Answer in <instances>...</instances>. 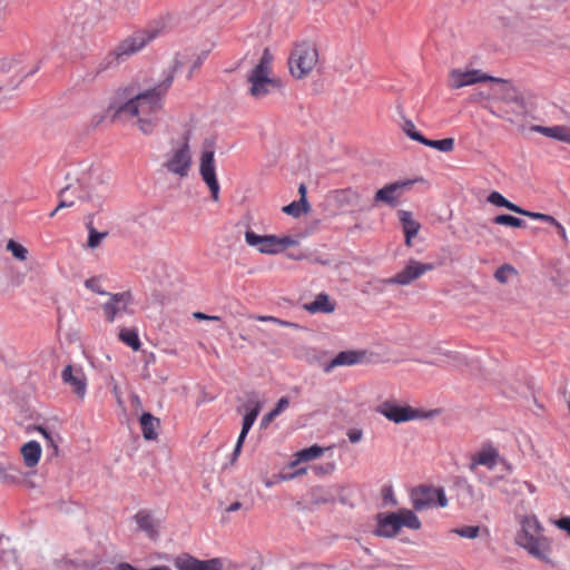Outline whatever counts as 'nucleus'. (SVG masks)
<instances>
[{
	"instance_id": "nucleus-1",
	"label": "nucleus",
	"mask_w": 570,
	"mask_h": 570,
	"mask_svg": "<svg viewBox=\"0 0 570 570\" xmlns=\"http://www.w3.org/2000/svg\"><path fill=\"white\" fill-rule=\"evenodd\" d=\"M171 83L173 75H167L161 82L144 90L136 82L126 85L116 91L115 101L110 108L115 110V116L125 115L135 118L139 130L150 135L158 124L164 108V98Z\"/></svg>"
},
{
	"instance_id": "nucleus-2",
	"label": "nucleus",
	"mask_w": 570,
	"mask_h": 570,
	"mask_svg": "<svg viewBox=\"0 0 570 570\" xmlns=\"http://www.w3.org/2000/svg\"><path fill=\"white\" fill-rule=\"evenodd\" d=\"M273 60L271 50L265 48L258 62L246 75L248 95L255 100L264 99L283 88L282 80L273 71Z\"/></svg>"
},
{
	"instance_id": "nucleus-3",
	"label": "nucleus",
	"mask_w": 570,
	"mask_h": 570,
	"mask_svg": "<svg viewBox=\"0 0 570 570\" xmlns=\"http://www.w3.org/2000/svg\"><path fill=\"white\" fill-rule=\"evenodd\" d=\"M517 543L532 557L543 562H550L551 544L543 535V528L537 517L527 515L522 519Z\"/></svg>"
},
{
	"instance_id": "nucleus-4",
	"label": "nucleus",
	"mask_w": 570,
	"mask_h": 570,
	"mask_svg": "<svg viewBox=\"0 0 570 570\" xmlns=\"http://www.w3.org/2000/svg\"><path fill=\"white\" fill-rule=\"evenodd\" d=\"M318 62V49L314 42L307 40L295 42L287 59L289 73L295 79L309 77Z\"/></svg>"
},
{
	"instance_id": "nucleus-5",
	"label": "nucleus",
	"mask_w": 570,
	"mask_h": 570,
	"mask_svg": "<svg viewBox=\"0 0 570 570\" xmlns=\"http://www.w3.org/2000/svg\"><path fill=\"white\" fill-rule=\"evenodd\" d=\"M190 132H185L179 139L171 141L170 149L165 155L163 167L179 178H186L193 166L190 150Z\"/></svg>"
},
{
	"instance_id": "nucleus-6",
	"label": "nucleus",
	"mask_w": 570,
	"mask_h": 570,
	"mask_svg": "<svg viewBox=\"0 0 570 570\" xmlns=\"http://www.w3.org/2000/svg\"><path fill=\"white\" fill-rule=\"evenodd\" d=\"M245 242L248 246L255 247L261 254L276 255L288 247H294L298 242L292 236L258 235L248 229L245 232Z\"/></svg>"
},
{
	"instance_id": "nucleus-7",
	"label": "nucleus",
	"mask_w": 570,
	"mask_h": 570,
	"mask_svg": "<svg viewBox=\"0 0 570 570\" xmlns=\"http://www.w3.org/2000/svg\"><path fill=\"white\" fill-rule=\"evenodd\" d=\"M157 36L154 29H142L135 31L132 35L120 41L116 48L110 52L109 57L112 60L119 61L139 52Z\"/></svg>"
},
{
	"instance_id": "nucleus-8",
	"label": "nucleus",
	"mask_w": 570,
	"mask_h": 570,
	"mask_svg": "<svg viewBox=\"0 0 570 570\" xmlns=\"http://www.w3.org/2000/svg\"><path fill=\"white\" fill-rule=\"evenodd\" d=\"M411 501L413 508L417 511L431 509L435 505L444 508L448 504L443 489L425 485L417 487L411 491Z\"/></svg>"
},
{
	"instance_id": "nucleus-9",
	"label": "nucleus",
	"mask_w": 570,
	"mask_h": 570,
	"mask_svg": "<svg viewBox=\"0 0 570 570\" xmlns=\"http://www.w3.org/2000/svg\"><path fill=\"white\" fill-rule=\"evenodd\" d=\"M199 175L207 185L212 199L218 202L220 186L217 179L215 153L213 149L203 150L199 157Z\"/></svg>"
},
{
	"instance_id": "nucleus-10",
	"label": "nucleus",
	"mask_w": 570,
	"mask_h": 570,
	"mask_svg": "<svg viewBox=\"0 0 570 570\" xmlns=\"http://www.w3.org/2000/svg\"><path fill=\"white\" fill-rule=\"evenodd\" d=\"M376 411L386 417L389 421L394 423H403L420 419L422 416L421 411L410 405H399L394 401L383 402Z\"/></svg>"
},
{
	"instance_id": "nucleus-11",
	"label": "nucleus",
	"mask_w": 570,
	"mask_h": 570,
	"mask_svg": "<svg viewBox=\"0 0 570 570\" xmlns=\"http://www.w3.org/2000/svg\"><path fill=\"white\" fill-rule=\"evenodd\" d=\"M432 263H421L415 259H410L406 266L393 277L385 279L386 284L409 285L420 278L426 272L433 271Z\"/></svg>"
},
{
	"instance_id": "nucleus-12",
	"label": "nucleus",
	"mask_w": 570,
	"mask_h": 570,
	"mask_svg": "<svg viewBox=\"0 0 570 570\" xmlns=\"http://www.w3.org/2000/svg\"><path fill=\"white\" fill-rule=\"evenodd\" d=\"M205 57L190 50H185L176 55L173 67L168 75H175L178 71L186 70V79H191L204 62Z\"/></svg>"
},
{
	"instance_id": "nucleus-13",
	"label": "nucleus",
	"mask_w": 570,
	"mask_h": 570,
	"mask_svg": "<svg viewBox=\"0 0 570 570\" xmlns=\"http://www.w3.org/2000/svg\"><path fill=\"white\" fill-rule=\"evenodd\" d=\"M174 567L177 570H222L223 562L218 558L199 560L190 554L181 553L174 558Z\"/></svg>"
},
{
	"instance_id": "nucleus-14",
	"label": "nucleus",
	"mask_w": 570,
	"mask_h": 570,
	"mask_svg": "<svg viewBox=\"0 0 570 570\" xmlns=\"http://www.w3.org/2000/svg\"><path fill=\"white\" fill-rule=\"evenodd\" d=\"M412 185V181H395L385 185L379 189L374 195L375 205L385 204L391 207H396L399 200L405 189Z\"/></svg>"
},
{
	"instance_id": "nucleus-15",
	"label": "nucleus",
	"mask_w": 570,
	"mask_h": 570,
	"mask_svg": "<svg viewBox=\"0 0 570 570\" xmlns=\"http://www.w3.org/2000/svg\"><path fill=\"white\" fill-rule=\"evenodd\" d=\"M493 77L482 73L480 70H461L453 69L449 73V86L452 89H459L465 86H471L476 82L488 81Z\"/></svg>"
},
{
	"instance_id": "nucleus-16",
	"label": "nucleus",
	"mask_w": 570,
	"mask_h": 570,
	"mask_svg": "<svg viewBox=\"0 0 570 570\" xmlns=\"http://www.w3.org/2000/svg\"><path fill=\"white\" fill-rule=\"evenodd\" d=\"M61 380L79 399L85 397L87 392V377L81 367H73L72 365L65 366L61 372Z\"/></svg>"
},
{
	"instance_id": "nucleus-17",
	"label": "nucleus",
	"mask_w": 570,
	"mask_h": 570,
	"mask_svg": "<svg viewBox=\"0 0 570 570\" xmlns=\"http://www.w3.org/2000/svg\"><path fill=\"white\" fill-rule=\"evenodd\" d=\"M488 81L497 83L489 90V94L487 95L488 98H492L493 100L504 104L521 105V98L519 97L517 89L508 81L494 77L493 79H488Z\"/></svg>"
},
{
	"instance_id": "nucleus-18",
	"label": "nucleus",
	"mask_w": 570,
	"mask_h": 570,
	"mask_svg": "<svg viewBox=\"0 0 570 570\" xmlns=\"http://www.w3.org/2000/svg\"><path fill=\"white\" fill-rule=\"evenodd\" d=\"M245 407L246 413L243 417L242 431L234 449L233 460L239 455L244 441L261 412L262 404L259 401H253L246 404Z\"/></svg>"
},
{
	"instance_id": "nucleus-19",
	"label": "nucleus",
	"mask_w": 570,
	"mask_h": 570,
	"mask_svg": "<svg viewBox=\"0 0 570 570\" xmlns=\"http://www.w3.org/2000/svg\"><path fill=\"white\" fill-rule=\"evenodd\" d=\"M109 301L102 305L106 320L111 323L116 316L127 312V307L131 302V294L129 292L108 294Z\"/></svg>"
},
{
	"instance_id": "nucleus-20",
	"label": "nucleus",
	"mask_w": 570,
	"mask_h": 570,
	"mask_svg": "<svg viewBox=\"0 0 570 570\" xmlns=\"http://www.w3.org/2000/svg\"><path fill=\"white\" fill-rule=\"evenodd\" d=\"M499 459L500 454L498 449L490 443H485L471 456L469 470L474 472L478 465H483L492 470L497 465Z\"/></svg>"
},
{
	"instance_id": "nucleus-21",
	"label": "nucleus",
	"mask_w": 570,
	"mask_h": 570,
	"mask_svg": "<svg viewBox=\"0 0 570 570\" xmlns=\"http://www.w3.org/2000/svg\"><path fill=\"white\" fill-rule=\"evenodd\" d=\"M376 529L374 530V534L383 538H393L401 530V524L399 523V515L396 512L391 513H379L376 515Z\"/></svg>"
},
{
	"instance_id": "nucleus-22",
	"label": "nucleus",
	"mask_w": 570,
	"mask_h": 570,
	"mask_svg": "<svg viewBox=\"0 0 570 570\" xmlns=\"http://www.w3.org/2000/svg\"><path fill=\"white\" fill-rule=\"evenodd\" d=\"M365 357V352L343 351L340 352L330 363L324 366L326 373L338 366H352L358 364Z\"/></svg>"
},
{
	"instance_id": "nucleus-23",
	"label": "nucleus",
	"mask_w": 570,
	"mask_h": 570,
	"mask_svg": "<svg viewBox=\"0 0 570 570\" xmlns=\"http://www.w3.org/2000/svg\"><path fill=\"white\" fill-rule=\"evenodd\" d=\"M331 198L337 208L343 209L358 206L361 202V194L356 189L348 187L334 190Z\"/></svg>"
},
{
	"instance_id": "nucleus-24",
	"label": "nucleus",
	"mask_w": 570,
	"mask_h": 570,
	"mask_svg": "<svg viewBox=\"0 0 570 570\" xmlns=\"http://www.w3.org/2000/svg\"><path fill=\"white\" fill-rule=\"evenodd\" d=\"M134 520L137 523L138 529L145 532L149 539H156L158 537L159 524L150 512L146 510L138 511L134 515Z\"/></svg>"
},
{
	"instance_id": "nucleus-25",
	"label": "nucleus",
	"mask_w": 570,
	"mask_h": 570,
	"mask_svg": "<svg viewBox=\"0 0 570 570\" xmlns=\"http://www.w3.org/2000/svg\"><path fill=\"white\" fill-rule=\"evenodd\" d=\"M400 219L403 225V232L405 235V245L407 247L412 246V238L415 237L421 228V225L419 222L414 220L412 218L411 213L402 210L400 213Z\"/></svg>"
},
{
	"instance_id": "nucleus-26",
	"label": "nucleus",
	"mask_w": 570,
	"mask_h": 570,
	"mask_svg": "<svg viewBox=\"0 0 570 570\" xmlns=\"http://www.w3.org/2000/svg\"><path fill=\"white\" fill-rule=\"evenodd\" d=\"M41 446L37 441H29L21 448L23 462L28 468H35L41 458Z\"/></svg>"
},
{
	"instance_id": "nucleus-27",
	"label": "nucleus",
	"mask_w": 570,
	"mask_h": 570,
	"mask_svg": "<svg viewBox=\"0 0 570 570\" xmlns=\"http://www.w3.org/2000/svg\"><path fill=\"white\" fill-rule=\"evenodd\" d=\"M305 308L311 313H332L335 309V304L327 294L321 293L313 302L306 304Z\"/></svg>"
},
{
	"instance_id": "nucleus-28",
	"label": "nucleus",
	"mask_w": 570,
	"mask_h": 570,
	"mask_svg": "<svg viewBox=\"0 0 570 570\" xmlns=\"http://www.w3.org/2000/svg\"><path fill=\"white\" fill-rule=\"evenodd\" d=\"M537 131L546 137L570 144V127L568 126L537 127Z\"/></svg>"
},
{
	"instance_id": "nucleus-29",
	"label": "nucleus",
	"mask_w": 570,
	"mask_h": 570,
	"mask_svg": "<svg viewBox=\"0 0 570 570\" xmlns=\"http://www.w3.org/2000/svg\"><path fill=\"white\" fill-rule=\"evenodd\" d=\"M140 425H141L142 436L146 440H156L157 439L156 429L159 425L158 419L153 416L150 413H144L140 416Z\"/></svg>"
},
{
	"instance_id": "nucleus-30",
	"label": "nucleus",
	"mask_w": 570,
	"mask_h": 570,
	"mask_svg": "<svg viewBox=\"0 0 570 570\" xmlns=\"http://www.w3.org/2000/svg\"><path fill=\"white\" fill-rule=\"evenodd\" d=\"M324 452V449L318 445H312L307 449H303L295 454V460L291 463V468L296 466L301 462H307L320 458Z\"/></svg>"
},
{
	"instance_id": "nucleus-31",
	"label": "nucleus",
	"mask_w": 570,
	"mask_h": 570,
	"mask_svg": "<svg viewBox=\"0 0 570 570\" xmlns=\"http://www.w3.org/2000/svg\"><path fill=\"white\" fill-rule=\"evenodd\" d=\"M396 514L399 515L401 528L405 527L412 530H419L422 525L420 519L412 510L402 509L397 511Z\"/></svg>"
},
{
	"instance_id": "nucleus-32",
	"label": "nucleus",
	"mask_w": 570,
	"mask_h": 570,
	"mask_svg": "<svg viewBox=\"0 0 570 570\" xmlns=\"http://www.w3.org/2000/svg\"><path fill=\"white\" fill-rule=\"evenodd\" d=\"M118 337L124 344L130 346L134 351H138L141 346L138 333L134 328H121Z\"/></svg>"
},
{
	"instance_id": "nucleus-33",
	"label": "nucleus",
	"mask_w": 570,
	"mask_h": 570,
	"mask_svg": "<svg viewBox=\"0 0 570 570\" xmlns=\"http://www.w3.org/2000/svg\"><path fill=\"white\" fill-rule=\"evenodd\" d=\"M19 470L9 461L0 462V480L4 483H14L18 480Z\"/></svg>"
},
{
	"instance_id": "nucleus-34",
	"label": "nucleus",
	"mask_w": 570,
	"mask_h": 570,
	"mask_svg": "<svg viewBox=\"0 0 570 570\" xmlns=\"http://www.w3.org/2000/svg\"><path fill=\"white\" fill-rule=\"evenodd\" d=\"M488 202L498 207H504L513 213H521V207L504 198L499 191H492L488 197Z\"/></svg>"
},
{
	"instance_id": "nucleus-35",
	"label": "nucleus",
	"mask_w": 570,
	"mask_h": 570,
	"mask_svg": "<svg viewBox=\"0 0 570 570\" xmlns=\"http://www.w3.org/2000/svg\"><path fill=\"white\" fill-rule=\"evenodd\" d=\"M424 146L438 149L443 153H450L454 149V139L453 138H444L440 140H432L428 138H423L421 142Z\"/></svg>"
},
{
	"instance_id": "nucleus-36",
	"label": "nucleus",
	"mask_w": 570,
	"mask_h": 570,
	"mask_svg": "<svg viewBox=\"0 0 570 570\" xmlns=\"http://www.w3.org/2000/svg\"><path fill=\"white\" fill-rule=\"evenodd\" d=\"M289 405V401L287 397L283 396L276 403V406L265 414L262 419V426L266 428L276 416H278L287 406Z\"/></svg>"
},
{
	"instance_id": "nucleus-37",
	"label": "nucleus",
	"mask_w": 570,
	"mask_h": 570,
	"mask_svg": "<svg viewBox=\"0 0 570 570\" xmlns=\"http://www.w3.org/2000/svg\"><path fill=\"white\" fill-rule=\"evenodd\" d=\"M87 229L89 234L87 245L92 249L97 248L101 244L102 239L108 236L107 232H97L91 223L87 224Z\"/></svg>"
},
{
	"instance_id": "nucleus-38",
	"label": "nucleus",
	"mask_w": 570,
	"mask_h": 570,
	"mask_svg": "<svg viewBox=\"0 0 570 570\" xmlns=\"http://www.w3.org/2000/svg\"><path fill=\"white\" fill-rule=\"evenodd\" d=\"M495 225L509 226L513 228H521L524 226V222L518 217L508 214H501L493 218Z\"/></svg>"
},
{
	"instance_id": "nucleus-39",
	"label": "nucleus",
	"mask_w": 570,
	"mask_h": 570,
	"mask_svg": "<svg viewBox=\"0 0 570 570\" xmlns=\"http://www.w3.org/2000/svg\"><path fill=\"white\" fill-rule=\"evenodd\" d=\"M309 208V205H305V203L297 200L284 206L282 210L289 216L299 217L303 213H307Z\"/></svg>"
},
{
	"instance_id": "nucleus-40",
	"label": "nucleus",
	"mask_w": 570,
	"mask_h": 570,
	"mask_svg": "<svg viewBox=\"0 0 570 570\" xmlns=\"http://www.w3.org/2000/svg\"><path fill=\"white\" fill-rule=\"evenodd\" d=\"M518 274L517 269L510 265V264H503L502 266H500L495 273H494V278L500 283V284H507L509 278L511 276H515Z\"/></svg>"
},
{
	"instance_id": "nucleus-41",
	"label": "nucleus",
	"mask_w": 570,
	"mask_h": 570,
	"mask_svg": "<svg viewBox=\"0 0 570 570\" xmlns=\"http://www.w3.org/2000/svg\"><path fill=\"white\" fill-rule=\"evenodd\" d=\"M7 249L19 261H26L28 257L27 248L12 239L7 243Z\"/></svg>"
},
{
	"instance_id": "nucleus-42",
	"label": "nucleus",
	"mask_w": 570,
	"mask_h": 570,
	"mask_svg": "<svg viewBox=\"0 0 570 570\" xmlns=\"http://www.w3.org/2000/svg\"><path fill=\"white\" fill-rule=\"evenodd\" d=\"M519 215L527 216V217H530L535 220H541V222L548 223L552 226L554 224H557V219L553 216L548 215V214L529 212V210L521 208V213H519Z\"/></svg>"
},
{
	"instance_id": "nucleus-43",
	"label": "nucleus",
	"mask_w": 570,
	"mask_h": 570,
	"mask_svg": "<svg viewBox=\"0 0 570 570\" xmlns=\"http://www.w3.org/2000/svg\"><path fill=\"white\" fill-rule=\"evenodd\" d=\"M452 532L462 538L475 539L479 537L480 528L478 525H465L462 528L453 529Z\"/></svg>"
},
{
	"instance_id": "nucleus-44",
	"label": "nucleus",
	"mask_w": 570,
	"mask_h": 570,
	"mask_svg": "<svg viewBox=\"0 0 570 570\" xmlns=\"http://www.w3.org/2000/svg\"><path fill=\"white\" fill-rule=\"evenodd\" d=\"M76 188L72 186H67L66 188L61 189L59 193V204L57 206V209L68 208L72 207L75 205L73 199H68L66 197L67 193L70 190H75Z\"/></svg>"
},
{
	"instance_id": "nucleus-45",
	"label": "nucleus",
	"mask_w": 570,
	"mask_h": 570,
	"mask_svg": "<svg viewBox=\"0 0 570 570\" xmlns=\"http://www.w3.org/2000/svg\"><path fill=\"white\" fill-rule=\"evenodd\" d=\"M403 130L411 139L419 142L423 141L424 136L416 130V127L412 121H405Z\"/></svg>"
},
{
	"instance_id": "nucleus-46",
	"label": "nucleus",
	"mask_w": 570,
	"mask_h": 570,
	"mask_svg": "<svg viewBox=\"0 0 570 570\" xmlns=\"http://www.w3.org/2000/svg\"><path fill=\"white\" fill-rule=\"evenodd\" d=\"M85 285L88 289H90L97 294H100V295L107 294L105 291L101 289L98 278H95V277L89 278L86 281Z\"/></svg>"
},
{
	"instance_id": "nucleus-47",
	"label": "nucleus",
	"mask_w": 570,
	"mask_h": 570,
	"mask_svg": "<svg viewBox=\"0 0 570 570\" xmlns=\"http://www.w3.org/2000/svg\"><path fill=\"white\" fill-rule=\"evenodd\" d=\"M335 469V464L334 463H326V464H322V465H314L313 466V471L318 474V475H323V474H327V473H331L333 472Z\"/></svg>"
},
{
	"instance_id": "nucleus-48",
	"label": "nucleus",
	"mask_w": 570,
	"mask_h": 570,
	"mask_svg": "<svg viewBox=\"0 0 570 570\" xmlns=\"http://www.w3.org/2000/svg\"><path fill=\"white\" fill-rule=\"evenodd\" d=\"M553 524L560 530L566 531L570 538V517H563L561 519L554 520Z\"/></svg>"
},
{
	"instance_id": "nucleus-49",
	"label": "nucleus",
	"mask_w": 570,
	"mask_h": 570,
	"mask_svg": "<svg viewBox=\"0 0 570 570\" xmlns=\"http://www.w3.org/2000/svg\"><path fill=\"white\" fill-rule=\"evenodd\" d=\"M37 430L43 435V438L48 441V443L55 449V452L58 451V445L55 443L51 434L42 426H38Z\"/></svg>"
},
{
	"instance_id": "nucleus-50",
	"label": "nucleus",
	"mask_w": 570,
	"mask_h": 570,
	"mask_svg": "<svg viewBox=\"0 0 570 570\" xmlns=\"http://www.w3.org/2000/svg\"><path fill=\"white\" fill-rule=\"evenodd\" d=\"M258 321L261 322H273V323H276V324H279L282 326H288L289 323L288 322H284V321H281L274 316H257L256 317Z\"/></svg>"
},
{
	"instance_id": "nucleus-51",
	"label": "nucleus",
	"mask_w": 570,
	"mask_h": 570,
	"mask_svg": "<svg viewBox=\"0 0 570 570\" xmlns=\"http://www.w3.org/2000/svg\"><path fill=\"white\" fill-rule=\"evenodd\" d=\"M194 317L196 320H200V321H218L219 320L218 316L207 315V314H204L202 312L194 313Z\"/></svg>"
},
{
	"instance_id": "nucleus-52",
	"label": "nucleus",
	"mask_w": 570,
	"mask_h": 570,
	"mask_svg": "<svg viewBox=\"0 0 570 570\" xmlns=\"http://www.w3.org/2000/svg\"><path fill=\"white\" fill-rule=\"evenodd\" d=\"M348 439L352 443H356L362 439V431L360 430H351L348 432Z\"/></svg>"
},
{
	"instance_id": "nucleus-53",
	"label": "nucleus",
	"mask_w": 570,
	"mask_h": 570,
	"mask_svg": "<svg viewBox=\"0 0 570 570\" xmlns=\"http://www.w3.org/2000/svg\"><path fill=\"white\" fill-rule=\"evenodd\" d=\"M489 110H490L491 114H493L497 117L504 118V119L510 120V121L512 120L511 117H509L508 111L502 109V108H499V111H495V110H493L491 108H489Z\"/></svg>"
},
{
	"instance_id": "nucleus-54",
	"label": "nucleus",
	"mask_w": 570,
	"mask_h": 570,
	"mask_svg": "<svg viewBox=\"0 0 570 570\" xmlns=\"http://www.w3.org/2000/svg\"><path fill=\"white\" fill-rule=\"evenodd\" d=\"M557 228L558 234L562 238L563 242H568V236L564 227L557 220V224L553 225Z\"/></svg>"
},
{
	"instance_id": "nucleus-55",
	"label": "nucleus",
	"mask_w": 570,
	"mask_h": 570,
	"mask_svg": "<svg viewBox=\"0 0 570 570\" xmlns=\"http://www.w3.org/2000/svg\"><path fill=\"white\" fill-rule=\"evenodd\" d=\"M383 499L384 501L391 500L393 504H396L395 500L393 499V491L391 488L383 490Z\"/></svg>"
},
{
	"instance_id": "nucleus-56",
	"label": "nucleus",
	"mask_w": 570,
	"mask_h": 570,
	"mask_svg": "<svg viewBox=\"0 0 570 570\" xmlns=\"http://www.w3.org/2000/svg\"><path fill=\"white\" fill-rule=\"evenodd\" d=\"M298 193L301 195L299 200L305 203V205H309L307 199H306V186L304 184L299 185Z\"/></svg>"
},
{
	"instance_id": "nucleus-57",
	"label": "nucleus",
	"mask_w": 570,
	"mask_h": 570,
	"mask_svg": "<svg viewBox=\"0 0 570 570\" xmlns=\"http://www.w3.org/2000/svg\"><path fill=\"white\" fill-rule=\"evenodd\" d=\"M305 473H306V469H305V468H302V469H299V470L295 471L294 473H292V474H291V475H288V476H281V480L293 479V478H295V476H297V475L305 474Z\"/></svg>"
},
{
	"instance_id": "nucleus-58",
	"label": "nucleus",
	"mask_w": 570,
	"mask_h": 570,
	"mask_svg": "<svg viewBox=\"0 0 570 570\" xmlns=\"http://www.w3.org/2000/svg\"><path fill=\"white\" fill-rule=\"evenodd\" d=\"M240 508H242V503H240V502H238V501H236V502L232 503V504L226 509V511H227V512H235V511L239 510Z\"/></svg>"
},
{
	"instance_id": "nucleus-59",
	"label": "nucleus",
	"mask_w": 570,
	"mask_h": 570,
	"mask_svg": "<svg viewBox=\"0 0 570 570\" xmlns=\"http://www.w3.org/2000/svg\"><path fill=\"white\" fill-rule=\"evenodd\" d=\"M488 94H489V91H480V92L475 94L474 100L475 101H481V100H484V99H489L487 97Z\"/></svg>"
},
{
	"instance_id": "nucleus-60",
	"label": "nucleus",
	"mask_w": 570,
	"mask_h": 570,
	"mask_svg": "<svg viewBox=\"0 0 570 570\" xmlns=\"http://www.w3.org/2000/svg\"><path fill=\"white\" fill-rule=\"evenodd\" d=\"M92 20H94V14L92 13H89L88 17L81 22L82 24L87 26V24H92Z\"/></svg>"
},
{
	"instance_id": "nucleus-61",
	"label": "nucleus",
	"mask_w": 570,
	"mask_h": 570,
	"mask_svg": "<svg viewBox=\"0 0 570 570\" xmlns=\"http://www.w3.org/2000/svg\"><path fill=\"white\" fill-rule=\"evenodd\" d=\"M60 209H57V207L49 214V217H53Z\"/></svg>"
},
{
	"instance_id": "nucleus-62",
	"label": "nucleus",
	"mask_w": 570,
	"mask_h": 570,
	"mask_svg": "<svg viewBox=\"0 0 570 570\" xmlns=\"http://www.w3.org/2000/svg\"><path fill=\"white\" fill-rule=\"evenodd\" d=\"M90 197V194L87 193L86 195H78V198L79 199H82V198H89Z\"/></svg>"
},
{
	"instance_id": "nucleus-63",
	"label": "nucleus",
	"mask_w": 570,
	"mask_h": 570,
	"mask_svg": "<svg viewBox=\"0 0 570 570\" xmlns=\"http://www.w3.org/2000/svg\"><path fill=\"white\" fill-rule=\"evenodd\" d=\"M104 120V116H99V119L96 121V125L100 124Z\"/></svg>"
},
{
	"instance_id": "nucleus-64",
	"label": "nucleus",
	"mask_w": 570,
	"mask_h": 570,
	"mask_svg": "<svg viewBox=\"0 0 570 570\" xmlns=\"http://www.w3.org/2000/svg\"><path fill=\"white\" fill-rule=\"evenodd\" d=\"M274 484H275V482H273V481H267V482H266V487H272V485H274Z\"/></svg>"
}]
</instances>
